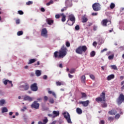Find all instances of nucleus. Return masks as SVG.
Returning <instances> with one entry per match:
<instances>
[{"label":"nucleus","instance_id":"f257e3e1","mask_svg":"<svg viewBox=\"0 0 124 124\" xmlns=\"http://www.w3.org/2000/svg\"><path fill=\"white\" fill-rule=\"evenodd\" d=\"M67 54V48L63 45L59 51H55L53 54L55 59H62Z\"/></svg>","mask_w":124,"mask_h":124},{"label":"nucleus","instance_id":"f03ea898","mask_svg":"<svg viewBox=\"0 0 124 124\" xmlns=\"http://www.w3.org/2000/svg\"><path fill=\"white\" fill-rule=\"evenodd\" d=\"M106 101V96L105 92H102L101 94L100 95V97H98L96 98L95 101L96 102H104L103 104H101L102 107L103 108H106L107 107L108 105L105 101Z\"/></svg>","mask_w":124,"mask_h":124},{"label":"nucleus","instance_id":"7ed1b4c3","mask_svg":"<svg viewBox=\"0 0 124 124\" xmlns=\"http://www.w3.org/2000/svg\"><path fill=\"white\" fill-rule=\"evenodd\" d=\"M88 50V47L86 46H78L76 50V53L79 55H82L83 53H86Z\"/></svg>","mask_w":124,"mask_h":124},{"label":"nucleus","instance_id":"20e7f679","mask_svg":"<svg viewBox=\"0 0 124 124\" xmlns=\"http://www.w3.org/2000/svg\"><path fill=\"white\" fill-rule=\"evenodd\" d=\"M64 118L66 120L68 124H72V122L71 121V119L70 118V115L67 112H64L62 114Z\"/></svg>","mask_w":124,"mask_h":124},{"label":"nucleus","instance_id":"39448f33","mask_svg":"<svg viewBox=\"0 0 124 124\" xmlns=\"http://www.w3.org/2000/svg\"><path fill=\"white\" fill-rule=\"evenodd\" d=\"M124 102V95L121 93L117 99V102L118 105H121Z\"/></svg>","mask_w":124,"mask_h":124},{"label":"nucleus","instance_id":"423d86ee","mask_svg":"<svg viewBox=\"0 0 124 124\" xmlns=\"http://www.w3.org/2000/svg\"><path fill=\"white\" fill-rule=\"evenodd\" d=\"M19 90L21 91H28L30 89V86L28 83H25L22 85H20L19 87Z\"/></svg>","mask_w":124,"mask_h":124},{"label":"nucleus","instance_id":"0eeeda50","mask_svg":"<svg viewBox=\"0 0 124 124\" xmlns=\"http://www.w3.org/2000/svg\"><path fill=\"white\" fill-rule=\"evenodd\" d=\"M94 11H99L100 10V4L98 3H95L92 5Z\"/></svg>","mask_w":124,"mask_h":124},{"label":"nucleus","instance_id":"6e6552de","mask_svg":"<svg viewBox=\"0 0 124 124\" xmlns=\"http://www.w3.org/2000/svg\"><path fill=\"white\" fill-rule=\"evenodd\" d=\"M39 103L37 101H34L31 105V108L32 109H36V110L39 109Z\"/></svg>","mask_w":124,"mask_h":124},{"label":"nucleus","instance_id":"1a4fd4ad","mask_svg":"<svg viewBox=\"0 0 124 124\" xmlns=\"http://www.w3.org/2000/svg\"><path fill=\"white\" fill-rule=\"evenodd\" d=\"M31 91L33 92H36L38 90V87H37V84L36 83H34L33 84H31Z\"/></svg>","mask_w":124,"mask_h":124},{"label":"nucleus","instance_id":"9d476101","mask_svg":"<svg viewBox=\"0 0 124 124\" xmlns=\"http://www.w3.org/2000/svg\"><path fill=\"white\" fill-rule=\"evenodd\" d=\"M47 32L48 31H47V29H46V28H43L42 30L41 35H42V36H44V37H47Z\"/></svg>","mask_w":124,"mask_h":124},{"label":"nucleus","instance_id":"9b49d317","mask_svg":"<svg viewBox=\"0 0 124 124\" xmlns=\"http://www.w3.org/2000/svg\"><path fill=\"white\" fill-rule=\"evenodd\" d=\"M79 104H82L84 107H87V106H88L89 103H90V101H79Z\"/></svg>","mask_w":124,"mask_h":124},{"label":"nucleus","instance_id":"f8f14e48","mask_svg":"<svg viewBox=\"0 0 124 124\" xmlns=\"http://www.w3.org/2000/svg\"><path fill=\"white\" fill-rule=\"evenodd\" d=\"M33 100V98L32 97H30L29 96H25L23 98V100H28V101H30V102L32 101Z\"/></svg>","mask_w":124,"mask_h":124},{"label":"nucleus","instance_id":"ddd939ff","mask_svg":"<svg viewBox=\"0 0 124 124\" xmlns=\"http://www.w3.org/2000/svg\"><path fill=\"white\" fill-rule=\"evenodd\" d=\"M46 22L47 23L48 25H49L50 26L54 24V20L51 18H47L46 19Z\"/></svg>","mask_w":124,"mask_h":124},{"label":"nucleus","instance_id":"4468645a","mask_svg":"<svg viewBox=\"0 0 124 124\" xmlns=\"http://www.w3.org/2000/svg\"><path fill=\"white\" fill-rule=\"evenodd\" d=\"M69 18L68 19V20H70V21H73L74 22H75L76 21V18H75V16H74L73 15H70L68 16Z\"/></svg>","mask_w":124,"mask_h":124},{"label":"nucleus","instance_id":"2eb2a0df","mask_svg":"<svg viewBox=\"0 0 124 124\" xmlns=\"http://www.w3.org/2000/svg\"><path fill=\"white\" fill-rule=\"evenodd\" d=\"M108 21L107 19H105L102 21V25L104 27H107V23H108Z\"/></svg>","mask_w":124,"mask_h":124},{"label":"nucleus","instance_id":"dca6fc26","mask_svg":"<svg viewBox=\"0 0 124 124\" xmlns=\"http://www.w3.org/2000/svg\"><path fill=\"white\" fill-rule=\"evenodd\" d=\"M52 113L54 114V117H58V116H60V111H59L54 110Z\"/></svg>","mask_w":124,"mask_h":124},{"label":"nucleus","instance_id":"f3484780","mask_svg":"<svg viewBox=\"0 0 124 124\" xmlns=\"http://www.w3.org/2000/svg\"><path fill=\"white\" fill-rule=\"evenodd\" d=\"M75 23V21H71V20H70L69 19H68L67 21V24H68L69 26H73Z\"/></svg>","mask_w":124,"mask_h":124},{"label":"nucleus","instance_id":"a211bd4d","mask_svg":"<svg viewBox=\"0 0 124 124\" xmlns=\"http://www.w3.org/2000/svg\"><path fill=\"white\" fill-rule=\"evenodd\" d=\"M114 78H115V75L113 74L110 75L108 77L107 80H108V81H110V80H112V79H114Z\"/></svg>","mask_w":124,"mask_h":124},{"label":"nucleus","instance_id":"6ab92c4d","mask_svg":"<svg viewBox=\"0 0 124 124\" xmlns=\"http://www.w3.org/2000/svg\"><path fill=\"white\" fill-rule=\"evenodd\" d=\"M35 74L37 77H39V76H40L41 75V71H40L39 70H36Z\"/></svg>","mask_w":124,"mask_h":124},{"label":"nucleus","instance_id":"aec40b11","mask_svg":"<svg viewBox=\"0 0 124 124\" xmlns=\"http://www.w3.org/2000/svg\"><path fill=\"white\" fill-rule=\"evenodd\" d=\"M76 111H77V113L79 115H81V114L83 113V111L82 110V109L79 108H77Z\"/></svg>","mask_w":124,"mask_h":124},{"label":"nucleus","instance_id":"412c9836","mask_svg":"<svg viewBox=\"0 0 124 124\" xmlns=\"http://www.w3.org/2000/svg\"><path fill=\"white\" fill-rule=\"evenodd\" d=\"M81 82L83 83L84 84L86 83V76H85V75H83L81 77Z\"/></svg>","mask_w":124,"mask_h":124},{"label":"nucleus","instance_id":"4be33fe9","mask_svg":"<svg viewBox=\"0 0 124 124\" xmlns=\"http://www.w3.org/2000/svg\"><path fill=\"white\" fill-rule=\"evenodd\" d=\"M36 62V60L35 59H30L29 60L28 64H31V63H33L34 62Z\"/></svg>","mask_w":124,"mask_h":124},{"label":"nucleus","instance_id":"5701e85b","mask_svg":"<svg viewBox=\"0 0 124 124\" xmlns=\"http://www.w3.org/2000/svg\"><path fill=\"white\" fill-rule=\"evenodd\" d=\"M2 113H7L8 112V109L6 107H3L2 108Z\"/></svg>","mask_w":124,"mask_h":124},{"label":"nucleus","instance_id":"b1692460","mask_svg":"<svg viewBox=\"0 0 124 124\" xmlns=\"http://www.w3.org/2000/svg\"><path fill=\"white\" fill-rule=\"evenodd\" d=\"M108 114H109V115H116V113H115V110L114 109H112V110L109 111Z\"/></svg>","mask_w":124,"mask_h":124},{"label":"nucleus","instance_id":"393cba45","mask_svg":"<svg viewBox=\"0 0 124 124\" xmlns=\"http://www.w3.org/2000/svg\"><path fill=\"white\" fill-rule=\"evenodd\" d=\"M48 93H49V94H52V95H53V96H54V97H56V96H57L56 95V93H55V92H52L51 91H48Z\"/></svg>","mask_w":124,"mask_h":124},{"label":"nucleus","instance_id":"a878e982","mask_svg":"<svg viewBox=\"0 0 124 124\" xmlns=\"http://www.w3.org/2000/svg\"><path fill=\"white\" fill-rule=\"evenodd\" d=\"M4 103H5V100L1 99L0 100V106H3Z\"/></svg>","mask_w":124,"mask_h":124},{"label":"nucleus","instance_id":"bb28decb","mask_svg":"<svg viewBox=\"0 0 124 124\" xmlns=\"http://www.w3.org/2000/svg\"><path fill=\"white\" fill-rule=\"evenodd\" d=\"M54 3V1L53 0H50V1L46 3V5L47 6H49V5H51V4H53Z\"/></svg>","mask_w":124,"mask_h":124},{"label":"nucleus","instance_id":"cd10ccee","mask_svg":"<svg viewBox=\"0 0 124 124\" xmlns=\"http://www.w3.org/2000/svg\"><path fill=\"white\" fill-rule=\"evenodd\" d=\"M56 85H57V86H62V85H63V82H60V81H56Z\"/></svg>","mask_w":124,"mask_h":124},{"label":"nucleus","instance_id":"c85d7f7f","mask_svg":"<svg viewBox=\"0 0 124 124\" xmlns=\"http://www.w3.org/2000/svg\"><path fill=\"white\" fill-rule=\"evenodd\" d=\"M43 123L46 124L48 123V118L47 117H45V119L43 120Z\"/></svg>","mask_w":124,"mask_h":124},{"label":"nucleus","instance_id":"c756f323","mask_svg":"<svg viewBox=\"0 0 124 124\" xmlns=\"http://www.w3.org/2000/svg\"><path fill=\"white\" fill-rule=\"evenodd\" d=\"M82 23H86V22H88V18H87L86 17H83L82 18Z\"/></svg>","mask_w":124,"mask_h":124},{"label":"nucleus","instance_id":"7c9ffc66","mask_svg":"<svg viewBox=\"0 0 124 124\" xmlns=\"http://www.w3.org/2000/svg\"><path fill=\"white\" fill-rule=\"evenodd\" d=\"M115 4L114 3H111L110 5V8L111 9H114V8H115Z\"/></svg>","mask_w":124,"mask_h":124},{"label":"nucleus","instance_id":"2f4dec72","mask_svg":"<svg viewBox=\"0 0 124 124\" xmlns=\"http://www.w3.org/2000/svg\"><path fill=\"white\" fill-rule=\"evenodd\" d=\"M91 57H93L95 56V52L94 51H93L90 53Z\"/></svg>","mask_w":124,"mask_h":124},{"label":"nucleus","instance_id":"473e14b6","mask_svg":"<svg viewBox=\"0 0 124 124\" xmlns=\"http://www.w3.org/2000/svg\"><path fill=\"white\" fill-rule=\"evenodd\" d=\"M108 121H109V122H113L114 121V117H108Z\"/></svg>","mask_w":124,"mask_h":124},{"label":"nucleus","instance_id":"72a5a7b5","mask_svg":"<svg viewBox=\"0 0 124 124\" xmlns=\"http://www.w3.org/2000/svg\"><path fill=\"white\" fill-rule=\"evenodd\" d=\"M111 67L112 69H114V70H117L118 68H117V66L116 65H111Z\"/></svg>","mask_w":124,"mask_h":124},{"label":"nucleus","instance_id":"f704fd0d","mask_svg":"<svg viewBox=\"0 0 124 124\" xmlns=\"http://www.w3.org/2000/svg\"><path fill=\"white\" fill-rule=\"evenodd\" d=\"M23 34V31H18L17 32V35H18V36H20V35H22Z\"/></svg>","mask_w":124,"mask_h":124},{"label":"nucleus","instance_id":"c9c22d12","mask_svg":"<svg viewBox=\"0 0 124 124\" xmlns=\"http://www.w3.org/2000/svg\"><path fill=\"white\" fill-rule=\"evenodd\" d=\"M82 94V98H83V97H87V94L85 93H81Z\"/></svg>","mask_w":124,"mask_h":124},{"label":"nucleus","instance_id":"e433bc0d","mask_svg":"<svg viewBox=\"0 0 124 124\" xmlns=\"http://www.w3.org/2000/svg\"><path fill=\"white\" fill-rule=\"evenodd\" d=\"M75 73V69L73 68L70 70V73H71V74H73V73Z\"/></svg>","mask_w":124,"mask_h":124},{"label":"nucleus","instance_id":"4c0bfd02","mask_svg":"<svg viewBox=\"0 0 124 124\" xmlns=\"http://www.w3.org/2000/svg\"><path fill=\"white\" fill-rule=\"evenodd\" d=\"M75 29L76 31H79L80 30V26L78 25H77L75 27Z\"/></svg>","mask_w":124,"mask_h":124},{"label":"nucleus","instance_id":"58836bf2","mask_svg":"<svg viewBox=\"0 0 124 124\" xmlns=\"http://www.w3.org/2000/svg\"><path fill=\"white\" fill-rule=\"evenodd\" d=\"M108 58V60H113L114 59V55H109Z\"/></svg>","mask_w":124,"mask_h":124},{"label":"nucleus","instance_id":"ea45409f","mask_svg":"<svg viewBox=\"0 0 124 124\" xmlns=\"http://www.w3.org/2000/svg\"><path fill=\"white\" fill-rule=\"evenodd\" d=\"M66 16H63V17H62V22H65V20H66V19L65 18H66Z\"/></svg>","mask_w":124,"mask_h":124},{"label":"nucleus","instance_id":"a19ab883","mask_svg":"<svg viewBox=\"0 0 124 124\" xmlns=\"http://www.w3.org/2000/svg\"><path fill=\"white\" fill-rule=\"evenodd\" d=\"M31 4H32V1H29L28 2H26L27 5H31Z\"/></svg>","mask_w":124,"mask_h":124},{"label":"nucleus","instance_id":"79ce46f5","mask_svg":"<svg viewBox=\"0 0 124 124\" xmlns=\"http://www.w3.org/2000/svg\"><path fill=\"white\" fill-rule=\"evenodd\" d=\"M18 14H19V15H23L24 14V12L20 10V11H18Z\"/></svg>","mask_w":124,"mask_h":124},{"label":"nucleus","instance_id":"37998d69","mask_svg":"<svg viewBox=\"0 0 124 124\" xmlns=\"http://www.w3.org/2000/svg\"><path fill=\"white\" fill-rule=\"evenodd\" d=\"M49 103H51V104H53V103H54V99L50 98L49 99Z\"/></svg>","mask_w":124,"mask_h":124},{"label":"nucleus","instance_id":"c03bdc74","mask_svg":"<svg viewBox=\"0 0 124 124\" xmlns=\"http://www.w3.org/2000/svg\"><path fill=\"white\" fill-rule=\"evenodd\" d=\"M66 47H70V43H69V42H66Z\"/></svg>","mask_w":124,"mask_h":124},{"label":"nucleus","instance_id":"a18cd8bd","mask_svg":"<svg viewBox=\"0 0 124 124\" xmlns=\"http://www.w3.org/2000/svg\"><path fill=\"white\" fill-rule=\"evenodd\" d=\"M16 25H19V24H20V19H16Z\"/></svg>","mask_w":124,"mask_h":124},{"label":"nucleus","instance_id":"49530a36","mask_svg":"<svg viewBox=\"0 0 124 124\" xmlns=\"http://www.w3.org/2000/svg\"><path fill=\"white\" fill-rule=\"evenodd\" d=\"M90 78H91V79H92V80H94V76H93V75H90Z\"/></svg>","mask_w":124,"mask_h":124},{"label":"nucleus","instance_id":"de8ad7c7","mask_svg":"<svg viewBox=\"0 0 124 124\" xmlns=\"http://www.w3.org/2000/svg\"><path fill=\"white\" fill-rule=\"evenodd\" d=\"M120 117V115L119 114H117L115 116V119H119Z\"/></svg>","mask_w":124,"mask_h":124},{"label":"nucleus","instance_id":"09e8293b","mask_svg":"<svg viewBox=\"0 0 124 124\" xmlns=\"http://www.w3.org/2000/svg\"><path fill=\"white\" fill-rule=\"evenodd\" d=\"M93 46H94V47H96V46L97 45V43H96V42H93Z\"/></svg>","mask_w":124,"mask_h":124},{"label":"nucleus","instance_id":"8fccbe9b","mask_svg":"<svg viewBox=\"0 0 124 124\" xmlns=\"http://www.w3.org/2000/svg\"><path fill=\"white\" fill-rule=\"evenodd\" d=\"M8 83H9V84H11V87H13V84H12V81L8 80Z\"/></svg>","mask_w":124,"mask_h":124},{"label":"nucleus","instance_id":"3c124183","mask_svg":"<svg viewBox=\"0 0 124 124\" xmlns=\"http://www.w3.org/2000/svg\"><path fill=\"white\" fill-rule=\"evenodd\" d=\"M100 124H105V121H104V120H101L100 122Z\"/></svg>","mask_w":124,"mask_h":124},{"label":"nucleus","instance_id":"603ef678","mask_svg":"<svg viewBox=\"0 0 124 124\" xmlns=\"http://www.w3.org/2000/svg\"><path fill=\"white\" fill-rule=\"evenodd\" d=\"M106 51H107V48H104L101 51V53H103L104 52H105Z\"/></svg>","mask_w":124,"mask_h":124},{"label":"nucleus","instance_id":"864d4df0","mask_svg":"<svg viewBox=\"0 0 124 124\" xmlns=\"http://www.w3.org/2000/svg\"><path fill=\"white\" fill-rule=\"evenodd\" d=\"M41 11L42 12H45V9L43 7L41 8Z\"/></svg>","mask_w":124,"mask_h":124},{"label":"nucleus","instance_id":"5fc2aeb1","mask_svg":"<svg viewBox=\"0 0 124 124\" xmlns=\"http://www.w3.org/2000/svg\"><path fill=\"white\" fill-rule=\"evenodd\" d=\"M4 85H7V83H8V80H5L3 82Z\"/></svg>","mask_w":124,"mask_h":124},{"label":"nucleus","instance_id":"6e6d98bb","mask_svg":"<svg viewBox=\"0 0 124 124\" xmlns=\"http://www.w3.org/2000/svg\"><path fill=\"white\" fill-rule=\"evenodd\" d=\"M44 100L45 101H47L48 100V97L47 96H44Z\"/></svg>","mask_w":124,"mask_h":124},{"label":"nucleus","instance_id":"4d7b16f0","mask_svg":"<svg viewBox=\"0 0 124 124\" xmlns=\"http://www.w3.org/2000/svg\"><path fill=\"white\" fill-rule=\"evenodd\" d=\"M92 15V16H96L97 15V13H93Z\"/></svg>","mask_w":124,"mask_h":124},{"label":"nucleus","instance_id":"13d9d810","mask_svg":"<svg viewBox=\"0 0 124 124\" xmlns=\"http://www.w3.org/2000/svg\"><path fill=\"white\" fill-rule=\"evenodd\" d=\"M106 67H107V65L102 66L101 67V68H102V70H104V68H106Z\"/></svg>","mask_w":124,"mask_h":124},{"label":"nucleus","instance_id":"bf43d9fd","mask_svg":"<svg viewBox=\"0 0 124 124\" xmlns=\"http://www.w3.org/2000/svg\"><path fill=\"white\" fill-rule=\"evenodd\" d=\"M55 18L56 19H59V18H60V15H55Z\"/></svg>","mask_w":124,"mask_h":124},{"label":"nucleus","instance_id":"052dcab7","mask_svg":"<svg viewBox=\"0 0 124 124\" xmlns=\"http://www.w3.org/2000/svg\"><path fill=\"white\" fill-rule=\"evenodd\" d=\"M65 10H66V7L63 8L62 9L61 11H62V12H63V11H65Z\"/></svg>","mask_w":124,"mask_h":124},{"label":"nucleus","instance_id":"680f3d73","mask_svg":"<svg viewBox=\"0 0 124 124\" xmlns=\"http://www.w3.org/2000/svg\"><path fill=\"white\" fill-rule=\"evenodd\" d=\"M43 79H44V80H46V79H47V76H46V75H44V76H43Z\"/></svg>","mask_w":124,"mask_h":124},{"label":"nucleus","instance_id":"e2e57ef3","mask_svg":"<svg viewBox=\"0 0 124 124\" xmlns=\"http://www.w3.org/2000/svg\"><path fill=\"white\" fill-rule=\"evenodd\" d=\"M68 76L69 78H73L74 76L73 75H71L70 74H68Z\"/></svg>","mask_w":124,"mask_h":124},{"label":"nucleus","instance_id":"0e129e2a","mask_svg":"<svg viewBox=\"0 0 124 124\" xmlns=\"http://www.w3.org/2000/svg\"><path fill=\"white\" fill-rule=\"evenodd\" d=\"M93 25V23H88V24H87L88 27H91Z\"/></svg>","mask_w":124,"mask_h":124},{"label":"nucleus","instance_id":"69168bd1","mask_svg":"<svg viewBox=\"0 0 124 124\" xmlns=\"http://www.w3.org/2000/svg\"><path fill=\"white\" fill-rule=\"evenodd\" d=\"M47 116L48 117H53V114H48Z\"/></svg>","mask_w":124,"mask_h":124},{"label":"nucleus","instance_id":"338daca9","mask_svg":"<svg viewBox=\"0 0 124 124\" xmlns=\"http://www.w3.org/2000/svg\"><path fill=\"white\" fill-rule=\"evenodd\" d=\"M38 124H44V123H43V122H41V121H39V122H38Z\"/></svg>","mask_w":124,"mask_h":124},{"label":"nucleus","instance_id":"774afa93","mask_svg":"<svg viewBox=\"0 0 124 124\" xmlns=\"http://www.w3.org/2000/svg\"><path fill=\"white\" fill-rule=\"evenodd\" d=\"M59 67H60L61 68H62V64H60Z\"/></svg>","mask_w":124,"mask_h":124}]
</instances>
